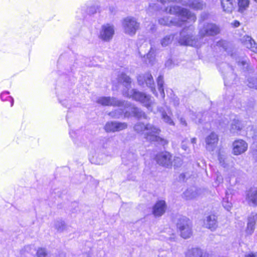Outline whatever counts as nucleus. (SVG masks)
Segmentation results:
<instances>
[{
	"label": "nucleus",
	"mask_w": 257,
	"mask_h": 257,
	"mask_svg": "<svg viewBox=\"0 0 257 257\" xmlns=\"http://www.w3.org/2000/svg\"><path fill=\"white\" fill-rule=\"evenodd\" d=\"M223 179L221 175H217L216 179V182L220 183L222 182Z\"/></svg>",
	"instance_id": "44"
},
{
	"label": "nucleus",
	"mask_w": 257,
	"mask_h": 257,
	"mask_svg": "<svg viewBox=\"0 0 257 257\" xmlns=\"http://www.w3.org/2000/svg\"><path fill=\"white\" fill-rule=\"evenodd\" d=\"M177 65H178V64L176 63L175 61L171 59H169L165 63L166 67L169 69L172 68Z\"/></svg>",
	"instance_id": "37"
},
{
	"label": "nucleus",
	"mask_w": 257,
	"mask_h": 257,
	"mask_svg": "<svg viewBox=\"0 0 257 257\" xmlns=\"http://www.w3.org/2000/svg\"><path fill=\"white\" fill-rule=\"evenodd\" d=\"M114 34L113 25L107 24L102 26L99 32V37L104 41H109L112 39Z\"/></svg>",
	"instance_id": "10"
},
{
	"label": "nucleus",
	"mask_w": 257,
	"mask_h": 257,
	"mask_svg": "<svg viewBox=\"0 0 257 257\" xmlns=\"http://www.w3.org/2000/svg\"><path fill=\"white\" fill-rule=\"evenodd\" d=\"M248 204L251 206H257V190L249 191L246 197Z\"/></svg>",
	"instance_id": "21"
},
{
	"label": "nucleus",
	"mask_w": 257,
	"mask_h": 257,
	"mask_svg": "<svg viewBox=\"0 0 257 257\" xmlns=\"http://www.w3.org/2000/svg\"><path fill=\"white\" fill-rule=\"evenodd\" d=\"M131 112L135 117L137 118H146V115L140 108L133 106L131 107Z\"/></svg>",
	"instance_id": "26"
},
{
	"label": "nucleus",
	"mask_w": 257,
	"mask_h": 257,
	"mask_svg": "<svg viewBox=\"0 0 257 257\" xmlns=\"http://www.w3.org/2000/svg\"><path fill=\"white\" fill-rule=\"evenodd\" d=\"M177 227L180 232L181 236L184 238H189L192 234V225L189 219L186 217L181 218L177 223Z\"/></svg>",
	"instance_id": "6"
},
{
	"label": "nucleus",
	"mask_w": 257,
	"mask_h": 257,
	"mask_svg": "<svg viewBox=\"0 0 257 257\" xmlns=\"http://www.w3.org/2000/svg\"><path fill=\"white\" fill-rule=\"evenodd\" d=\"M199 191L195 188L188 189L183 193V197L187 200L195 199L199 195Z\"/></svg>",
	"instance_id": "22"
},
{
	"label": "nucleus",
	"mask_w": 257,
	"mask_h": 257,
	"mask_svg": "<svg viewBox=\"0 0 257 257\" xmlns=\"http://www.w3.org/2000/svg\"><path fill=\"white\" fill-rule=\"evenodd\" d=\"M248 87L257 89V78H250L248 80Z\"/></svg>",
	"instance_id": "36"
},
{
	"label": "nucleus",
	"mask_w": 257,
	"mask_h": 257,
	"mask_svg": "<svg viewBox=\"0 0 257 257\" xmlns=\"http://www.w3.org/2000/svg\"><path fill=\"white\" fill-rule=\"evenodd\" d=\"M124 117H128V116H129V114H128V113H127V111H126V112L124 113Z\"/></svg>",
	"instance_id": "50"
},
{
	"label": "nucleus",
	"mask_w": 257,
	"mask_h": 257,
	"mask_svg": "<svg viewBox=\"0 0 257 257\" xmlns=\"http://www.w3.org/2000/svg\"><path fill=\"white\" fill-rule=\"evenodd\" d=\"M217 135L212 133L206 139V147L207 150L209 151H212L216 146L218 142Z\"/></svg>",
	"instance_id": "16"
},
{
	"label": "nucleus",
	"mask_w": 257,
	"mask_h": 257,
	"mask_svg": "<svg viewBox=\"0 0 257 257\" xmlns=\"http://www.w3.org/2000/svg\"><path fill=\"white\" fill-rule=\"evenodd\" d=\"M181 176H184V174H181L180 175Z\"/></svg>",
	"instance_id": "53"
},
{
	"label": "nucleus",
	"mask_w": 257,
	"mask_h": 257,
	"mask_svg": "<svg viewBox=\"0 0 257 257\" xmlns=\"http://www.w3.org/2000/svg\"><path fill=\"white\" fill-rule=\"evenodd\" d=\"M97 103L102 105L112 106H124L127 107L130 103L116 99L115 98L111 97H100L97 100Z\"/></svg>",
	"instance_id": "9"
},
{
	"label": "nucleus",
	"mask_w": 257,
	"mask_h": 257,
	"mask_svg": "<svg viewBox=\"0 0 257 257\" xmlns=\"http://www.w3.org/2000/svg\"><path fill=\"white\" fill-rule=\"evenodd\" d=\"M194 28L192 26L184 28L180 33L179 43L181 45L199 47L203 43L204 37L217 35L219 32V29L216 25L208 23L204 24L199 30L198 36H194Z\"/></svg>",
	"instance_id": "1"
},
{
	"label": "nucleus",
	"mask_w": 257,
	"mask_h": 257,
	"mask_svg": "<svg viewBox=\"0 0 257 257\" xmlns=\"http://www.w3.org/2000/svg\"><path fill=\"white\" fill-rule=\"evenodd\" d=\"M122 24L124 33L130 36L134 35L140 27V24L133 17L125 18Z\"/></svg>",
	"instance_id": "5"
},
{
	"label": "nucleus",
	"mask_w": 257,
	"mask_h": 257,
	"mask_svg": "<svg viewBox=\"0 0 257 257\" xmlns=\"http://www.w3.org/2000/svg\"><path fill=\"white\" fill-rule=\"evenodd\" d=\"M123 110L121 108H118L114 111H112L108 113V115L113 118H119L122 116Z\"/></svg>",
	"instance_id": "28"
},
{
	"label": "nucleus",
	"mask_w": 257,
	"mask_h": 257,
	"mask_svg": "<svg viewBox=\"0 0 257 257\" xmlns=\"http://www.w3.org/2000/svg\"><path fill=\"white\" fill-rule=\"evenodd\" d=\"M139 54L141 57H143V61L146 63L153 65L155 60V50L151 47L147 54H143L141 52Z\"/></svg>",
	"instance_id": "19"
},
{
	"label": "nucleus",
	"mask_w": 257,
	"mask_h": 257,
	"mask_svg": "<svg viewBox=\"0 0 257 257\" xmlns=\"http://www.w3.org/2000/svg\"><path fill=\"white\" fill-rule=\"evenodd\" d=\"M176 104H178V100L176 101Z\"/></svg>",
	"instance_id": "52"
},
{
	"label": "nucleus",
	"mask_w": 257,
	"mask_h": 257,
	"mask_svg": "<svg viewBox=\"0 0 257 257\" xmlns=\"http://www.w3.org/2000/svg\"><path fill=\"white\" fill-rule=\"evenodd\" d=\"M227 192L226 193L225 197L223 198L222 205L223 207L227 211L230 210L232 208V203L229 201Z\"/></svg>",
	"instance_id": "31"
},
{
	"label": "nucleus",
	"mask_w": 257,
	"mask_h": 257,
	"mask_svg": "<svg viewBox=\"0 0 257 257\" xmlns=\"http://www.w3.org/2000/svg\"><path fill=\"white\" fill-rule=\"evenodd\" d=\"M75 131H71L70 132H69V134L71 136V137L72 138H74V137H75Z\"/></svg>",
	"instance_id": "48"
},
{
	"label": "nucleus",
	"mask_w": 257,
	"mask_h": 257,
	"mask_svg": "<svg viewBox=\"0 0 257 257\" xmlns=\"http://www.w3.org/2000/svg\"><path fill=\"white\" fill-rule=\"evenodd\" d=\"M174 36L172 35H167L161 40V44L162 46L166 47L171 43Z\"/></svg>",
	"instance_id": "30"
},
{
	"label": "nucleus",
	"mask_w": 257,
	"mask_h": 257,
	"mask_svg": "<svg viewBox=\"0 0 257 257\" xmlns=\"http://www.w3.org/2000/svg\"><path fill=\"white\" fill-rule=\"evenodd\" d=\"M237 64L238 66H242L243 67H244L245 65H247L246 61L245 60L238 61L237 62Z\"/></svg>",
	"instance_id": "42"
},
{
	"label": "nucleus",
	"mask_w": 257,
	"mask_h": 257,
	"mask_svg": "<svg viewBox=\"0 0 257 257\" xmlns=\"http://www.w3.org/2000/svg\"><path fill=\"white\" fill-rule=\"evenodd\" d=\"M243 45L248 49L253 51H256V44L254 41L248 36H244L241 39Z\"/></svg>",
	"instance_id": "20"
},
{
	"label": "nucleus",
	"mask_w": 257,
	"mask_h": 257,
	"mask_svg": "<svg viewBox=\"0 0 257 257\" xmlns=\"http://www.w3.org/2000/svg\"><path fill=\"white\" fill-rule=\"evenodd\" d=\"M182 148L185 151H187L188 146L185 142H183L182 144Z\"/></svg>",
	"instance_id": "45"
},
{
	"label": "nucleus",
	"mask_w": 257,
	"mask_h": 257,
	"mask_svg": "<svg viewBox=\"0 0 257 257\" xmlns=\"http://www.w3.org/2000/svg\"><path fill=\"white\" fill-rule=\"evenodd\" d=\"M37 257H48V253L44 248H39L37 251Z\"/></svg>",
	"instance_id": "35"
},
{
	"label": "nucleus",
	"mask_w": 257,
	"mask_h": 257,
	"mask_svg": "<svg viewBox=\"0 0 257 257\" xmlns=\"http://www.w3.org/2000/svg\"><path fill=\"white\" fill-rule=\"evenodd\" d=\"M179 120H180V122L181 123V124L184 126H186L187 125V122L185 120V119L183 118V117H180L179 118Z\"/></svg>",
	"instance_id": "43"
},
{
	"label": "nucleus",
	"mask_w": 257,
	"mask_h": 257,
	"mask_svg": "<svg viewBox=\"0 0 257 257\" xmlns=\"http://www.w3.org/2000/svg\"><path fill=\"white\" fill-rule=\"evenodd\" d=\"M204 226L211 230H215L217 227V217L215 215H210L204 221Z\"/></svg>",
	"instance_id": "17"
},
{
	"label": "nucleus",
	"mask_w": 257,
	"mask_h": 257,
	"mask_svg": "<svg viewBox=\"0 0 257 257\" xmlns=\"http://www.w3.org/2000/svg\"><path fill=\"white\" fill-rule=\"evenodd\" d=\"M248 0H238V6L239 7V10L240 11H243L248 7Z\"/></svg>",
	"instance_id": "34"
},
{
	"label": "nucleus",
	"mask_w": 257,
	"mask_h": 257,
	"mask_svg": "<svg viewBox=\"0 0 257 257\" xmlns=\"http://www.w3.org/2000/svg\"><path fill=\"white\" fill-rule=\"evenodd\" d=\"M118 82L122 83L125 88L122 91L123 96L128 98H132L133 99L139 101L145 106L149 110L153 111V106L154 105V101L152 99L149 95L142 92H140L136 89H132L128 91L131 83L130 78L125 74L121 73L118 76Z\"/></svg>",
	"instance_id": "3"
},
{
	"label": "nucleus",
	"mask_w": 257,
	"mask_h": 257,
	"mask_svg": "<svg viewBox=\"0 0 257 257\" xmlns=\"http://www.w3.org/2000/svg\"><path fill=\"white\" fill-rule=\"evenodd\" d=\"M191 142L193 144H196V139L195 138H193L191 139Z\"/></svg>",
	"instance_id": "49"
},
{
	"label": "nucleus",
	"mask_w": 257,
	"mask_h": 257,
	"mask_svg": "<svg viewBox=\"0 0 257 257\" xmlns=\"http://www.w3.org/2000/svg\"><path fill=\"white\" fill-rule=\"evenodd\" d=\"M61 103H62V105H64L65 104L64 103H62V102H61Z\"/></svg>",
	"instance_id": "54"
},
{
	"label": "nucleus",
	"mask_w": 257,
	"mask_h": 257,
	"mask_svg": "<svg viewBox=\"0 0 257 257\" xmlns=\"http://www.w3.org/2000/svg\"><path fill=\"white\" fill-rule=\"evenodd\" d=\"M157 84L159 91L160 93V95L162 98H164L165 97V92L163 88L164 84V80L163 77L162 76L160 75L157 78Z\"/></svg>",
	"instance_id": "25"
},
{
	"label": "nucleus",
	"mask_w": 257,
	"mask_h": 257,
	"mask_svg": "<svg viewBox=\"0 0 257 257\" xmlns=\"http://www.w3.org/2000/svg\"><path fill=\"white\" fill-rule=\"evenodd\" d=\"M128 159L130 161L133 162L134 161L136 160V156L133 153H129L128 155Z\"/></svg>",
	"instance_id": "40"
},
{
	"label": "nucleus",
	"mask_w": 257,
	"mask_h": 257,
	"mask_svg": "<svg viewBox=\"0 0 257 257\" xmlns=\"http://www.w3.org/2000/svg\"><path fill=\"white\" fill-rule=\"evenodd\" d=\"M158 111L161 113V118L165 123L170 125H175V123L171 117L172 112L168 106H165L164 107L159 108Z\"/></svg>",
	"instance_id": "12"
},
{
	"label": "nucleus",
	"mask_w": 257,
	"mask_h": 257,
	"mask_svg": "<svg viewBox=\"0 0 257 257\" xmlns=\"http://www.w3.org/2000/svg\"><path fill=\"white\" fill-rule=\"evenodd\" d=\"M257 220V213L252 214L248 218V222L246 229V233L251 235L254 231L255 221Z\"/></svg>",
	"instance_id": "18"
},
{
	"label": "nucleus",
	"mask_w": 257,
	"mask_h": 257,
	"mask_svg": "<svg viewBox=\"0 0 257 257\" xmlns=\"http://www.w3.org/2000/svg\"><path fill=\"white\" fill-rule=\"evenodd\" d=\"M139 84L144 86L145 85L151 89V91L157 96V92L155 87V82L152 74L150 73H146L140 75L138 77Z\"/></svg>",
	"instance_id": "7"
},
{
	"label": "nucleus",
	"mask_w": 257,
	"mask_h": 257,
	"mask_svg": "<svg viewBox=\"0 0 257 257\" xmlns=\"http://www.w3.org/2000/svg\"><path fill=\"white\" fill-rule=\"evenodd\" d=\"M189 115H190L191 119L196 123H200L203 121L201 118V117L203 116V114L201 113H198L196 114L193 112H190Z\"/></svg>",
	"instance_id": "27"
},
{
	"label": "nucleus",
	"mask_w": 257,
	"mask_h": 257,
	"mask_svg": "<svg viewBox=\"0 0 257 257\" xmlns=\"http://www.w3.org/2000/svg\"><path fill=\"white\" fill-rule=\"evenodd\" d=\"M9 91H5L1 93L0 97L2 101H11V106H13L14 104V99L10 96H9Z\"/></svg>",
	"instance_id": "29"
},
{
	"label": "nucleus",
	"mask_w": 257,
	"mask_h": 257,
	"mask_svg": "<svg viewBox=\"0 0 257 257\" xmlns=\"http://www.w3.org/2000/svg\"><path fill=\"white\" fill-rule=\"evenodd\" d=\"M95 12H96V11H91V10H90V11H89V13H91V14H94V13H95Z\"/></svg>",
	"instance_id": "51"
},
{
	"label": "nucleus",
	"mask_w": 257,
	"mask_h": 257,
	"mask_svg": "<svg viewBox=\"0 0 257 257\" xmlns=\"http://www.w3.org/2000/svg\"><path fill=\"white\" fill-rule=\"evenodd\" d=\"M162 4L169 2H176L181 4L182 6L188 7L194 10H201L204 7L203 2L198 0H158Z\"/></svg>",
	"instance_id": "8"
},
{
	"label": "nucleus",
	"mask_w": 257,
	"mask_h": 257,
	"mask_svg": "<svg viewBox=\"0 0 257 257\" xmlns=\"http://www.w3.org/2000/svg\"><path fill=\"white\" fill-rule=\"evenodd\" d=\"M226 42L224 41L221 40L217 42V46H221L223 49H226Z\"/></svg>",
	"instance_id": "41"
},
{
	"label": "nucleus",
	"mask_w": 257,
	"mask_h": 257,
	"mask_svg": "<svg viewBox=\"0 0 257 257\" xmlns=\"http://www.w3.org/2000/svg\"><path fill=\"white\" fill-rule=\"evenodd\" d=\"M171 155L168 152H163L156 156L157 163L163 166L169 167L171 166L173 162L171 161Z\"/></svg>",
	"instance_id": "14"
},
{
	"label": "nucleus",
	"mask_w": 257,
	"mask_h": 257,
	"mask_svg": "<svg viewBox=\"0 0 257 257\" xmlns=\"http://www.w3.org/2000/svg\"><path fill=\"white\" fill-rule=\"evenodd\" d=\"M55 228L58 231H63L66 228L65 222L62 220H57L55 222Z\"/></svg>",
	"instance_id": "32"
},
{
	"label": "nucleus",
	"mask_w": 257,
	"mask_h": 257,
	"mask_svg": "<svg viewBox=\"0 0 257 257\" xmlns=\"http://www.w3.org/2000/svg\"><path fill=\"white\" fill-rule=\"evenodd\" d=\"M242 128V125L238 120L234 119L231 124V131L234 133L235 130H240Z\"/></svg>",
	"instance_id": "33"
},
{
	"label": "nucleus",
	"mask_w": 257,
	"mask_h": 257,
	"mask_svg": "<svg viewBox=\"0 0 257 257\" xmlns=\"http://www.w3.org/2000/svg\"><path fill=\"white\" fill-rule=\"evenodd\" d=\"M244 257H256V256L252 252H250L249 253L246 254Z\"/></svg>",
	"instance_id": "47"
},
{
	"label": "nucleus",
	"mask_w": 257,
	"mask_h": 257,
	"mask_svg": "<svg viewBox=\"0 0 257 257\" xmlns=\"http://www.w3.org/2000/svg\"><path fill=\"white\" fill-rule=\"evenodd\" d=\"M232 153L236 156L244 153L247 149V144L242 140L235 141L232 144Z\"/></svg>",
	"instance_id": "13"
},
{
	"label": "nucleus",
	"mask_w": 257,
	"mask_h": 257,
	"mask_svg": "<svg viewBox=\"0 0 257 257\" xmlns=\"http://www.w3.org/2000/svg\"><path fill=\"white\" fill-rule=\"evenodd\" d=\"M166 204L164 200H159L156 202L153 208V213L156 217L162 216L166 209Z\"/></svg>",
	"instance_id": "15"
},
{
	"label": "nucleus",
	"mask_w": 257,
	"mask_h": 257,
	"mask_svg": "<svg viewBox=\"0 0 257 257\" xmlns=\"http://www.w3.org/2000/svg\"><path fill=\"white\" fill-rule=\"evenodd\" d=\"M232 25H233L234 27H238L239 25H240V23L238 21H235L233 23H232Z\"/></svg>",
	"instance_id": "46"
},
{
	"label": "nucleus",
	"mask_w": 257,
	"mask_h": 257,
	"mask_svg": "<svg viewBox=\"0 0 257 257\" xmlns=\"http://www.w3.org/2000/svg\"><path fill=\"white\" fill-rule=\"evenodd\" d=\"M127 125L125 122L116 121H110L106 122L104 128L107 133L119 132L127 128Z\"/></svg>",
	"instance_id": "11"
},
{
	"label": "nucleus",
	"mask_w": 257,
	"mask_h": 257,
	"mask_svg": "<svg viewBox=\"0 0 257 257\" xmlns=\"http://www.w3.org/2000/svg\"><path fill=\"white\" fill-rule=\"evenodd\" d=\"M122 159H123V160H124V157H122Z\"/></svg>",
	"instance_id": "55"
},
{
	"label": "nucleus",
	"mask_w": 257,
	"mask_h": 257,
	"mask_svg": "<svg viewBox=\"0 0 257 257\" xmlns=\"http://www.w3.org/2000/svg\"><path fill=\"white\" fill-rule=\"evenodd\" d=\"M170 14L176 15V18L164 17L159 20L161 25L166 26H182L186 22H194L196 18L189 10L178 6H171L169 10Z\"/></svg>",
	"instance_id": "2"
},
{
	"label": "nucleus",
	"mask_w": 257,
	"mask_h": 257,
	"mask_svg": "<svg viewBox=\"0 0 257 257\" xmlns=\"http://www.w3.org/2000/svg\"><path fill=\"white\" fill-rule=\"evenodd\" d=\"M186 257H203V252L199 248L195 247L189 249L185 253Z\"/></svg>",
	"instance_id": "23"
},
{
	"label": "nucleus",
	"mask_w": 257,
	"mask_h": 257,
	"mask_svg": "<svg viewBox=\"0 0 257 257\" xmlns=\"http://www.w3.org/2000/svg\"><path fill=\"white\" fill-rule=\"evenodd\" d=\"M134 130L138 133H142L144 137L151 142H157L163 146L168 144V141L159 137L161 130L159 128L150 123L145 125L138 122L134 126Z\"/></svg>",
	"instance_id": "4"
},
{
	"label": "nucleus",
	"mask_w": 257,
	"mask_h": 257,
	"mask_svg": "<svg viewBox=\"0 0 257 257\" xmlns=\"http://www.w3.org/2000/svg\"><path fill=\"white\" fill-rule=\"evenodd\" d=\"M218 160L220 165L223 167H226V164L225 163V157L224 155L219 154L218 155Z\"/></svg>",
	"instance_id": "38"
},
{
	"label": "nucleus",
	"mask_w": 257,
	"mask_h": 257,
	"mask_svg": "<svg viewBox=\"0 0 257 257\" xmlns=\"http://www.w3.org/2000/svg\"><path fill=\"white\" fill-rule=\"evenodd\" d=\"M221 5L223 11L230 13L233 10L232 0H220Z\"/></svg>",
	"instance_id": "24"
},
{
	"label": "nucleus",
	"mask_w": 257,
	"mask_h": 257,
	"mask_svg": "<svg viewBox=\"0 0 257 257\" xmlns=\"http://www.w3.org/2000/svg\"><path fill=\"white\" fill-rule=\"evenodd\" d=\"M182 164V160L180 157H175L173 161V165L175 167H179Z\"/></svg>",
	"instance_id": "39"
}]
</instances>
